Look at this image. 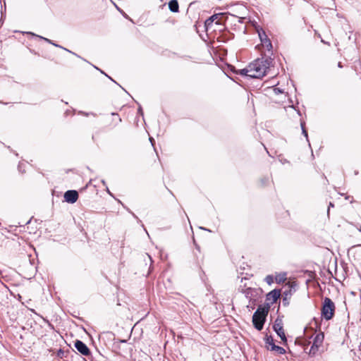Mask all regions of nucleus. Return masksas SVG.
<instances>
[{
  "instance_id": "nucleus-33",
  "label": "nucleus",
  "mask_w": 361,
  "mask_h": 361,
  "mask_svg": "<svg viewBox=\"0 0 361 361\" xmlns=\"http://www.w3.org/2000/svg\"><path fill=\"white\" fill-rule=\"evenodd\" d=\"M63 49L67 51H68V52H70V53H72L73 54H75V56H77V54H75V53L72 52L71 51H70V50H68V49H67L66 48H63Z\"/></svg>"
},
{
  "instance_id": "nucleus-5",
  "label": "nucleus",
  "mask_w": 361,
  "mask_h": 361,
  "mask_svg": "<svg viewBox=\"0 0 361 361\" xmlns=\"http://www.w3.org/2000/svg\"><path fill=\"white\" fill-rule=\"evenodd\" d=\"M288 288H286L282 293V297H283L282 302H283V305L285 307L289 305L290 300L293 295V288L295 286V284L294 282H293V283L288 282Z\"/></svg>"
},
{
  "instance_id": "nucleus-31",
  "label": "nucleus",
  "mask_w": 361,
  "mask_h": 361,
  "mask_svg": "<svg viewBox=\"0 0 361 361\" xmlns=\"http://www.w3.org/2000/svg\"><path fill=\"white\" fill-rule=\"evenodd\" d=\"M52 44H53L54 46H55V47H59V48L63 49V47H61V46H60V45H59V44H57L56 43H54V42H53V43H52Z\"/></svg>"
},
{
  "instance_id": "nucleus-35",
  "label": "nucleus",
  "mask_w": 361,
  "mask_h": 361,
  "mask_svg": "<svg viewBox=\"0 0 361 361\" xmlns=\"http://www.w3.org/2000/svg\"><path fill=\"white\" fill-rule=\"evenodd\" d=\"M338 68H342L343 67L341 62H338Z\"/></svg>"
},
{
  "instance_id": "nucleus-12",
  "label": "nucleus",
  "mask_w": 361,
  "mask_h": 361,
  "mask_svg": "<svg viewBox=\"0 0 361 361\" xmlns=\"http://www.w3.org/2000/svg\"><path fill=\"white\" fill-rule=\"evenodd\" d=\"M267 349L271 351H276L280 355H283L286 353V350L283 348L275 344H273L272 347H267Z\"/></svg>"
},
{
  "instance_id": "nucleus-3",
  "label": "nucleus",
  "mask_w": 361,
  "mask_h": 361,
  "mask_svg": "<svg viewBox=\"0 0 361 361\" xmlns=\"http://www.w3.org/2000/svg\"><path fill=\"white\" fill-rule=\"evenodd\" d=\"M335 305L331 298L326 297L321 310L322 317L326 320L331 319L335 314Z\"/></svg>"
},
{
  "instance_id": "nucleus-22",
  "label": "nucleus",
  "mask_w": 361,
  "mask_h": 361,
  "mask_svg": "<svg viewBox=\"0 0 361 361\" xmlns=\"http://www.w3.org/2000/svg\"><path fill=\"white\" fill-rule=\"evenodd\" d=\"M264 280L269 285H271L274 282V278L271 275L267 276Z\"/></svg>"
},
{
  "instance_id": "nucleus-1",
  "label": "nucleus",
  "mask_w": 361,
  "mask_h": 361,
  "mask_svg": "<svg viewBox=\"0 0 361 361\" xmlns=\"http://www.w3.org/2000/svg\"><path fill=\"white\" fill-rule=\"evenodd\" d=\"M272 62L273 59L271 56L257 59L249 65L250 73L249 77L252 78H261L264 77L267 74Z\"/></svg>"
},
{
  "instance_id": "nucleus-23",
  "label": "nucleus",
  "mask_w": 361,
  "mask_h": 361,
  "mask_svg": "<svg viewBox=\"0 0 361 361\" xmlns=\"http://www.w3.org/2000/svg\"><path fill=\"white\" fill-rule=\"evenodd\" d=\"M301 128H302V134L306 137H307V132L306 129L305 128V123L304 122L301 123Z\"/></svg>"
},
{
  "instance_id": "nucleus-38",
  "label": "nucleus",
  "mask_w": 361,
  "mask_h": 361,
  "mask_svg": "<svg viewBox=\"0 0 361 361\" xmlns=\"http://www.w3.org/2000/svg\"><path fill=\"white\" fill-rule=\"evenodd\" d=\"M92 138L94 141V135H92Z\"/></svg>"
},
{
  "instance_id": "nucleus-29",
  "label": "nucleus",
  "mask_w": 361,
  "mask_h": 361,
  "mask_svg": "<svg viewBox=\"0 0 361 361\" xmlns=\"http://www.w3.org/2000/svg\"><path fill=\"white\" fill-rule=\"evenodd\" d=\"M274 92L276 93H281V92H282V91L279 88H277V87L274 88Z\"/></svg>"
},
{
  "instance_id": "nucleus-24",
  "label": "nucleus",
  "mask_w": 361,
  "mask_h": 361,
  "mask_svg": "<svg viewBox=\"0 0 361 361\" xmlns=\"http://www.w3.org/2000/svg\"><path fill=\"white\" fill-rule=\"evenodd\" d=\"M260 182H261V185L262 186H265L267 185V183L269 182V178H263L260 180Z\"/></svg>"
},
{
  "instance_id": "nucleus-34",
  "label": "nucleus",
  "mask_w": 361,
  "mask_h": 361,
  "mask_svg": "<svg viewBox=\"0 0 361 361\" xmlns=\"http://www.w3.org/2000/svg\"><path fill=\"white\" fill-rule=\"evenodd\" d=\"M138 112H139V113H140L142 115L143 114V113H142V108H141V107H139V109H138Z\"/></svg>"
},
{
  "instance_id": "nucleus-27",
  "label": "nucleus",
  "mask_w": 361,
  "mask_h": 361,
  "mask_svg": "<svg viewBox=\"0 0 361 361\" xmlns=\"http://www.w3.org/2000/svg\"><path fill=\"white\" fill-rule=\"evenodd\" d=\"M95 68H96L97 70H99V68H97V67H95ZM99 71H100L102 73L104 74L106 77H108L111 80H112L113 82H115V81H114V80L111 77H109L108 75H106L105 73H104V71H102V70H100V69H99Z\"/></svg>"
},
{
  "instance_id": "nucleus-8",
  "label": "nucleus",
  "mask_w": 361,
  "mask_h": 361,
  "mask_svg": "<svg viewBox=\"0 0 361 361\" xmlns=\"http://www.w3.org/2000/svg\"><path fill=\"white\" fill-rule=\"evenodd\" d=\"M281 295V290L279 289H274L273 290L270 291L269 293L266 295V300L267 301H271L269 303L270 305L271 304H274L277 301V300L280 298Z\"/></svg>"
},
{
  "instance_id": "nucleus-15",
  "label": "nucleus",
  "mask_w": 361,
  "mask_h": 361,
  "mask_svg": "<svg viewBox=\"0 0 361 361\" xmlns=\"http://www.w3.org/2000/svg\"><path fill=\"white\" fill-rule=\"evenodd\" d=\"M264 40L265 42L264 43H262L263 45L267 47L268 51H271V49H272V44H271L270 39L268 38L267 36H265V38L264 39Z\"/></svg>"
},
{
  "instance_id": "nucleus-13",
  "label": "nucleus",
  "mask_w": 361,
  "mask_h": 361,
  "mask_svg": "<svg viewBox=\"0 0 361 361\" xmlns=\"http://www.w3.org/2000/svg\"><path fill=\"white\" fill-rule=\"evenodd\" d=\"M255 290L252 288H247L245 289H242L241 292L245 295V296L247 298H249L250 300L252 299V297L253 295V292H255Z\"/></svg>"
},
{
  "instance_id": "nucleus-25",
  "label": "nucleus",
  "mask_w": 361,
  "mask_h": 361,
  "mask_svg": "<svg viewBox=\"0 0 361 361\" xmlns=\"http://www.w3.org/2000/svg\"><path fill=\"white\" fill-rule=\"evenodd\" d=\"M36 36H37V37H39L40 39H44V40H45V41L48 42L49 43H50V44H52V43H53V42H51V40H50V39H47V38H45V37H41V36H38V35H36Z\"/></svg>"
},
{
  "instance_id": "nucleus-32",
  "label": "nucleus",
  "mask_w": 361,
  "mask_h": 361,
  "mask_svg": "<svg viewBox=\"0 0 361 361\" xmlns=\"http://www.w3.org/2000/svg\"><path fill=\"white\" fill-rule=\"evenodd\" d=\"M118 343H126V340H123V339H118Z\"/></svg>"
},
{
  "instance_id": "nucleus-37",
  "label": "nucleus",
  "mask_w": 361,
  "mask_h": 361,
  "mask_svg": "<svg viewBox=\"0 0 361 361\" xmlns=\"http://www.w3.org/2000/svg\"><path fill=\"white\" fill-rule=\"evenodd\" d=\"M102 182L103 185H105V184H106V183H105V181H104V180H102Z\"/></svg>"
},
{
  "instance_id": "nucleus-19",
  "label": "nucleus",
  "mask_w": 361,
  "mask_h": 361,
  "mask_svg": "<svg viewBox=\"0 0 361 361\" xmlns=\"http://www.w3.org/2000/svg\"><path fill=\"white\" fill-rule=\"evenodd\" d=\"M68 351H65L63 349L60 348L57 350L56 356L59 358H63L67 356Z\"/></svg>"
},
{
  "instance_id": "nucleus-26",
  "label": "nucleus",
  "mask_w": 361,
  "mask_h": 361,
  "mask_svg": "<svg viewBox=\"0 0 361 361\" xmlns=\"http://www.w3.org/2000/svg\"><path fill=\"white\" fill-rule=\"evenodd\" d=\"M106 336H109L110 339H114V334L111 332L106 333Z\"/></svg>"
},
{
  "instance_id": "nucleus-17",
  "label": "nucleus",
  "mask_w": 361,
  "mask_h": 361,
  "mask_svg": "<svg viewBox=\"0 0 361 361\" xmlns=\"http://www.w3.org/2000/svg\"><path fill=\"white\" fill-rule=\"evenodd\" d=\"M235 73H238V74H240L241 75H245V76H248L249 77V74H250V68L248 66L247 68H243V69H240L238 71H236Z\"/></svg>"
},
{
  "instance_id": "nucleus-16",
  "label": "nucleus",
  "mask_w": 361,
  "mask_h": 361,
  "mask_svg": "<svg viewBox=\"0 0 361 361\" xmlns=\"http://www.w3.org/2000/svg\"><path fill=\"white\" fill-rule=\"evenodd\" d=\"M264 40L265 42L264 43H262L263 45L267 47L268 51H271V49H272V44H271L270 39L268 38L267 36H265V38L264 39Z\"/></svg>"
},
{
  "instance_id": "nucleus-11",
  "label": "nucleus",
  "mask_w": 361,
  "mask_h": 361,
  "mask_svg": "<svg viewBox=\"0 0 361 361\" xmlns=\"http://www.w3.org/2000/svg\"><path fill=\"white\" fill-rule=\"evenodd\" d=\"M324 338V333H319V334H317L314 338V342H313L314 345L319 347L321 345V344L323 343Z\"/></svg>"
},
{
  "instance_id": "nucleus-4",
  "label": "nucleus",
  "mask_w": 361,
  "mask_h": 361,
  "mask_svg": "<svg viewBox=\"0 0 361 361\" xmlns=\"http://www.w3.org/2000/svg\"><path fill=\"white\" fill-rule=\"evenodd\" d=\"M283 325V324L282 319L277 317L273 325V329L276 333V334L281 338L283 343H286L287 338L286 336Z\"/></svg>"
},
{
  "instance_id": "nucleus-18",
  "label": "nucleus",
  "mask_w": 361,
  "mask_h": 361,
  "mask_svg": "<svg viewBox=\"0 0 361 361\" xmlns=\"http://www.w3.org/2000/svg\"><path fill=\"white\" fill-rule=\"evenodd\" d=\"M264 341H265V343L270 345V347H272V345L275 344L274 342V338L271 336L266 335V336L264 338Z\"/></svg>"
},
{
  "instance_id": "nucleus-21",
  "label": "nucleus",
  "mask_w": 361,
  "mask_h": 361,
  "mask_svg": "<svg viewBox=\"0 0 361 361\" xmlns=\"http://www.w3.org/2000/svg\"><path fill=\"white\" fill-rule=\"evenodd\" d=\"M258 33H259V37L260 38L262 43H264L265 42L264 40V39L265 38V36H267V35H266V33L264 30H262L261 32L258 31Z\"/></svg>"
},
{
  "instance_id": "nucleus-14",
  "label": "nucleus",
  "mask_w": 361,
  "mask_h": 361,
  "mask_svg": "<svg viewBox=\"0 0 361 361\" xmlns=\"http://www.w3.org/2000/svg\"><path fill=\"white\" fill-rule=\"evenodd\" d=\"M276 281L278 283H283L286 280V273H281L278 275H276Z\"/></svg>"
},
{
  "instance_id": "nucleus-9",
  "label": "nucleus",
  "mask_w": 361,
  "mask_h": 361,
  "mask_svg": "<svg viewBox=\"0 0 361 361\" xmlns=\"http://www.w3.org/2000/svg\"><path fill=\"white\" fill-rule=\"evenodd\" d=\"M215 22L216 25H220L221 23L219 20L218 14H214L207 18L204 22V26L207 30L212 27L213 23Z\"/></svg>"
},
{
  "instance_id": "nucleus-20",
  "label": "nucleus",
  "mask_w": 361,
  "mask_h": 361,
  "mask_svg": "<svg viewBox=\"0 0 361 361\" xmlns=\"http://www.w3.org/2000/svg\"><path fill=\"white\" fill-rule=\"evenodd\" d=\"M318 348L319 347L318 346H315L314 344L313 343L312 345L311 346L310 349V351H309V355H312V356H314L317 352L318 351Z\"/></svg>"
},
{
  "instance_id": "nucleus-2",
  "label": "nucleus",
  "mask_w": 361,
  "mask_h": 361,
  "mask_svg": "<svg viewBox=\"0 0 361 361\" xmlns=\"http://www.w3.org/2000/svg\"><path fill=\"white\" fill-rule=\"evenodd\" d=\"M270 309L269 302L264 303V305H259L257 310L255 312L252 316V324L254 327L257 331H261L263 329L264 323L267 320V317L268 315L269 311Z\"/></svg>"
},
{
  "instance_id": "nucleus-30",
  "label": "nucleus",
  "mask_w": 361,
  "mask_h": 361,
  "mask_svg": "<svg viewBox=\"0 0 361 361\" xmlns=\"http://www.w3.org/2000/svg\"><path fill=\"white\" fill-rule=\"evenodd\" d=\"M79 114H82V115H84L85 116H89L88 113H85V112H83V111H80Z\"/></svg>"
},
{
  "instance_id": "nucleus-6",
  "label": "nucleus",
  "mask_w": 361,
  "mask_h": 361,
  "mask_svg": "<svg viewBox=\"0 0 361 361\" xmlns=\"http://www.w3.org/2000/svg\"><path fill=\"white\" fill-rule=\"evenodd\" d=\"M75 349L82 355L89 356L91 355V351L87 345L80 340H76L74 343Z\"/></svg>"
},
{
  "instance_id": "nucleus-7",
  "label": "nucleus",
  "mask_w": 361,
  "mask_h": 361,
  "mask_svg": "<svg viewBox=\"0 0 361 361\" xmlns=\"http://www.w3.org/2000/svg\"><path fill=\"white\" fill-rule=\"evenodd\" d=\"M63 197L66 202L73 204L78 199V193L76 190H69L64 193Z\"/></svg>"
},
{
  "instance_id": "nucleus-36",
  "label": "nucleus",
  "mask_w": 361,
  "mask_h": 361,
  "mask_svg": "<svg viewBox=\"0 0 361 361\" xmlns=\"http://www.w3.org/2000/svg\"><path fill=\"white\" fill-rule=\"evenodd\" d=\"M329 207H334V204L331 202H330L329 203Z\"/></svg>"
},
{
  "instance_id": "nucleus-28",
  "label": "nucleus",
  "mask_w": 361,
  "mask_h": 361,
  "mask_svg": "<svg viewBox=\"0 0 361 361\" xmlns=\"http://www.w3.org/2000/svg\"><path fill=\"white\" fill-rule=\"evenodd\" d=\"M95 68H96L97 70H99V68H97V67H95ZM99 71H100L102 73L104 74L106 77H108L111 80H112L113 82H115V81H114V80L111 77H109L108 75H106L105 73H104V71H102V70H100V69H99Z\"/></svg>"
},
{
  "instance_id": "nucleus-10",
  "label": "nucleus",
  "mask_w": 361,
  "mask_h": 361,
  "mask_svg": "<svg viewBox=\"0 0 361 361\" xmlns=\"http://www.w3.org/2000/svg\"><path fill=\"white\" fill-rule=\"evenodd\" d=\"M169 8L173 13L179 11V4L177 0H171L169 2Z\"/></svg>"
}]
</instances>
